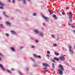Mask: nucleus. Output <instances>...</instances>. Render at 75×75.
<instances>
[{
    "mask_svg": "<svg viewBox=\"0 0 75 75\" xmlns=\"http://www.w3.org/2000/svg\"><path fill=\"white\" fill-rule=\"evenodd\" d=\"M0 67L1 68V69H2V71H5V70H6L5 68H4L2 64H0Z\"/></svg>",
    "mask_w": 75,
    "mask_h": 75,
    "instance_id": "8",
    "label": "nucleus"
},
{
    "mask_svg": "<svg viewBox=\"0 0 75 75\" xmlns=\"http://www.w3.org/2000/svg\"><path fill=\"white\" fill-rule=\"evenodd\" d=\"M69 19L70 22H72V17H69Z\"/></svg>",
    "mask_w": 75,
    "mask_h": 75,
    "instance_id": "19",
    "label": "nucleus"
},
{
    "mask_svg": "<svg viewBox=\"0 0 75 75\" xmlns=\"http://www.w3.org/2000/svg\"><path fill=\"white\" fill-rule=\"evenodd\" d=\"M42 17L43 18H44L45 20L47 22H49V18L48 17H46L44 15H42Z\"/></svg>",
    "mask_w": 75,
    "mask_h": 75,
    "instance_id": "1",
    "label": "nucleus"
},
{
    "mask_svg": "<svg viewBox=\"0 0 75 75\" xmlns=\"http://www.w3.org/2000/svg\"><path fill=\"white\" fill-rule=\"evenodd\" d=\"M43 25H45H45H46V24L45 23H43Z\"/></svg>",
    "mask_w": 75,
    "mask_h": 75,
    "instance_id": "37",
    "label": "nucleus"
},
{
    "mask_svg": "<svg viewBox=\"0 0 75 75\" xmlns=\"http://www.w3.org/2000/svg\"><path fill=\"white\" fill-rule=\"evenodd\" d=\"M57 44H56L55 43V44H54V45H53V46L54 47H57Z\"/></svg>",
    "mask_w": 75,
    "mask_h": 75,
    "instance_id": "26",
    "label": "nucleus"
},
{
    "mask_svg": "<svg viewBox=\"0 0 75 75\" xmlns=\"http://www.w3.org/2000/svg\"><path fill=\"white\" fill-rule=\"evenodd\" d=\"M3 14H4V15L7 18H8V17L7 15H6V12H4Z\"/></svg>",
    "mask_w": 75,
    "mask_h": 75,
    "instance_id": "17",
    "label": "nucleus"
},
{
    "mask_svg": "<svg viewBox=\"0 0 75 75\" xmlns=\"http://www.w3.org/2000/svg\"><path fill=\"white\" fill-rule=\"evenodd\" d=\"M5 35L6 36V37H8V36H9V35L8 33H6L5 34Z\"/></svg>",
    "mask_w": 75,
    "mask_h": 75,
    "instance_id": "31",
    "label": "nucleus"
},
{
    "mask_svg": "<svg viewBox=\"0 0 75 75\" xmlns=\"http://www.w3.org/2000/svg\"><path fill=\"white\" fill-rule=\"evenodd\" d=\"M47 58L49 59L50 58V55L49 54H47L46 55Z\"/></svg>",
    "mask_w": 75,
    "mask_h": 75,
    "instance_id": "20",
    "label": "nucleus"
},
{
    "mask_svg": "<svg viewBox=\"0 0 75 75\" xmlns=\"http://www.w3.org/2000/svg\"><path fill=\"white\" fill-rule=\"evenodd\" d=\"M23 48V47H21L20 48V50H22Z\"/></svg>",
    "mask_w": 75,
    "mask_h": 75,
    "instance_id": "47",
    "label": "nucleus"
},
{
    "mask_svg": "<svg viewBox=\"0 0 75 75\" xmlns=\"http://www.w3.org/2000/svg\"><path fill=\"white\" fill-rule=\"evenodd\" d=\"M20 11V10H18V9H16V11Z\"/></svg>",
    "mask_w": 75,
    "mask_h": 75,
    "instance_id": "42",
    "label": "nucleus"
},
{
    "mask_svg": "<svg viewBox=\"0 0 75 75\" xmlns=\"http://www.w3.org/2000/svg\"><path fill=\"white\" fill-rule=\"evenodd\" d=\"M69 51L70 52H71V51H72V50L71 49H70L69 50Z\"/></svg>",
    "mask_w": 75,
    "mask_h": 75,
    "instance_id": "55",
    "label": "nucleus"
},
{
    "mask_svg": "<svg viewBox=\"0 0 75 75\" xmlns=\"http://www.w3.org/2000/svg\"><path fill=\"white\" fill-rule=\"evenodd\" d=\"M62 14H63V15H64V14H65V12H62Z\"/></svg>",
    "mask_w": 75,
    "mask_h": 75,
    "instance_id": "36",
    "label": "nucleus"
},
{
    "mask_svg": "<svg viewBox=\"0 0 75 75\" xmlns=\"http://www.w3.org/2000/svg\"><path fill=\"white\" fill-rule=\"evenodd\" d=\"M0 28H4V27H3L2 24L0 25Z\"/></svg>",
    "mask_w": 75,
    "mask_h": 75,
    "instance_id": "23",
    "label": "nucleus"
},
{
    "mask_svg": "<svg viewBox=\"0 0 75 75\" xmlns=\"http://www.w3.org/2000/svg\"><path fill=\"white\" fill-rule=\"evenodd\" d=\"M2 18L1 17H0V20H1V19H2Z\"/></svg>",
    "mask_w": 75,
    "mask_h": 75,
    "instance_id": "60",
    "label": "nucleus"
},
{
    "mask_svg": "<svg viewBox=\"0 0 75 75\" xmlns=\"http://www.w3.org/2000/svg\"><path fill=\"white\" fill-rule=\"evenodd\" d=\"M47 54H50V51H48L47 52Z\"/></svg>",
    "mask_w": 75,
    "mask_h": 75,
    "instance_id": "39",
    "label": "nucleus"
},
{
    "mask_svg": "<svg viewBox=\"0 0 75 75\" xmlns=\"http://www.w3.org/2000/svg\"><path fill=\"white\" fill-rule=\"evenodd\" d=\"M51 70L52 71H54V69H51Z\"/></svg>",
    "mask_w": 75,
    "mask_h": 75,
    "instance_id": "50",
    "label": "nucleus"
},
{
    "mask_svg": "<svg viewBox=\"0 0 75 75\" xmlns=\"http://www.w3.org/2000/svg\"><path fill=\"white\" fill-rule=\"evenodd\" d=\"M13 18H13V17L11 18V19H13Z\"/></svg>",
    "mask_w": 75,
    "mask_h": 75,
    "instance_id": "62",
    "label": "nucleus"
},
{
    "mask_svg": "<svg viewBox=\"0 0 75 75\" xmlns=\"http://www.w3.org/2000/svg\"><path fill=\"white\" fill-rule=\"evenodd\" d=\"M43 65L45 67H49V65H48V64H47V63H43Z\"/></svg>",
    "mask_w": 75,
    "mask_h": 75,
    "instance_id": "13",
    "label": "nucleus"
},
{
    "mask_svg": "<svg viewBox=\"0 0 75 75\" xmlns=\"http://www.w3.org/2000/svg\"><path fill=\"white\" fill-rule=\"evenodd\" d=\"M11 51H13V52H15V51H16V50L14 49V48H13V47H11Z\"/></svg>",
    "mask_w": 75,
    "mask_h": 75,
    "instance_id": "12",
    "label": "nucleus"
},
{
    "mask_svg": "<svg viewBox=\"0 0 75 75\" xmlns=\"http://www.w3.org/2000/svg\"><path fill=\"white\" fill-rule=\"evenodd\" d=\"M22 1L23 4H27V2H26V1L25 0H23Z\"/></svg>",
    "mask_w": 75,
    "mask_h": 75,
    "instance_id": "18",
    "label": "nucleus"
},
{
    "mask_svg": "<svg viewBox=\"0 0 75 75\" xmlns=\"http://www.w3.org/2000/svg\"><path fill=\"white\" fill-rule=\"evenodd\" d=\"M6 71L9 73H11V72H10V71L8 69L6 70Z\"/></svg>",
    "mask_w": 75,
    "mask_h": 75,
    "instance_id": "30",
    "label": "nucleus"
},
{
    "mask_svg": "<svg viewBox=\"0 0 75 75\" xmlns=\"http://www.w3.org/2000/svg\"><path fill=\"white\" fill-rule=\"evenodd\" d=\"M34 31L36 34H38V33H40V31H39L38 30H34Z\"/></svg>",
    "mask_w": 75,
    "mask_h": 75,
    "instance_id": "14",
    "label": "nucleus"
},
{
    "mask_svg": "<svg viewBox=\"0 0 75 75\" xmlns=\"http://www.w3.org/2000/svg\"><path fill=\"white\" fill-rule=\"evenodd\" d=\"M30 60L33 61V62H34L35 60L34 59H33L32 58H30Z\"/></svg>",
    "mask_w": 75,
    "mask_h": 75,
    "instance_id": "24",
    "label": "nucleus"
},
{
    "mask_svg": "<svg viewBox=\"0 0 75 75\" xmlns=\"http://www.w3.org/2000/svg\"><path fill=\"white\" fill-rule=\"evenodd\" d=\"M51 37H52V38H54V37H55V35H51Z\"/></svg>",
    "mask_w": 75,
    "mask_h": 75,
    "instance_id": "27",
    "label": "nucleus"
},
{
    "mask_svg": "<svg viewBox=\"0 0 75 75\" xmlns=\"http://www.w3.org/2000/svg\"><path fill=\"white\" fill-rule=\"evenodd\" d=\"M52 62H53L55 63V60H53Z\"/></svg>",
    "mask_w": 75,
    "mask_h": 75,
    "instance_id": "48",
    "label": "nucleus"
},
{
    "mask_svg": "<svg viewBox=\"0 0 75 75\" xmlns=\"http://www.w3.org/2000/svg\"><path fill=\"white\" fill-rule=\"evenodd\" d=\"M41 29L42 30H44V28H42Z\"/></svg>",
    "mask_w": 75,
    "mask_h": 75,
    "instance_id": "53",
    "label": "nucleus"
},
{
    "mask_svg": "<svg viewBox=\"0 0 75 75\" xmlns=\"http://www.w3.org/2000/svg\"><path fill=\"white\" fill-rule=\"evenodd\" d=\"M71 26L73 28H75V26H74L73 25H71Z\"/></svg>",
    "mask_w": 75,
    "mask_h": 75,
    "instance_id": "40",
    "label": "nucleus"
},
{
    "mask_svg": "<svg viewBox=\"0 0 75 75\" xmlns=\"http://www.w3.org/2000/svg\"><path fill=\"white\" fill-rule=\"evenodd\" d=\"M0 56L1 57H4L3 54L1 53H0Z\"/></svg>",
    "mask_w": 75,
    "mask_h": 75,
    "instance_id": "28",
    "label": "nucleus"
},
{
    "mask_svg": "<svg viewBox=\"0 0 75 75\" xmlns=\"http://www.w3.org/2000/svg\"><path fill=\"white\" fill-rule=\"evenodd\" d=\"M30 39L31 40H34V37H31L30 38Z\"/></svg>",
    "mask_w": 75,
    "mask_h": 75,
    "instance_id": "41",
    "label": "nucleus"
},
{
    "mask_svg": "<svg viewBox=\"0 0 75 75\" xmlns=\"http://www.w3.org/2000/svg\"><path fill=\"white\" fill-rule=\"evenodd\" d=\"M43 69H47V67H45L44 68H43Z\"/></svg>",
    "mask_w": 75,
    "mask_h": 75,
    "instance_id": "46",
    "label": "nucleus"
},
{
    "mask_svg": "<svg viewBox=\"0 0 75 75\" xmlns=\"http://www.w3.org/2000/svg\"><path fill=\"white\" fill-rule=\"evenodd\" d=\"M72 13L71 12H69V17H72Z\"/></svg>",
    "mask_w": 75,
    "mask_h": 75,
    "instance_id": "10",
    "label": "nucleus"
},
{
    "mask_svg": "<svg viewBox=\"0 0 75 75\" xmlns=\"http://www.w3.org/2000/svg\"><path fill=\"white\" fill-rule=\"evenodd\" d=\"M71 24L70 23H69V25L70 26L71 25Z\"/></svg>",
    "mask_w": 75,
    "mask_h": 75,
    "instance_id": "58",
    "label": "nucleus"
},
{
    "mask_svg": "<svg viewBox=\"0 0 75 75\" xmlns=\"http://www.w3.org/2000/svg\"><path fill=\"white\" fill-rule=\"evenodd\" d=\"M59 68H60L61 71H64V67L61 65H59Z\"/></svg>",
    "mask_w": 75,
    "mask_h": 75,
    "instance_id": "6",
    "label": "nucleus"
},
{
    "mask_svg": "<svg viewBox=\"0 0 75 75\" xmlns=\"http://www.w3.org/2000/svg\"><path fill=\"white\" fill-rule=\"evenodd\" d=\"M11 32L13 34H16V32L14 31L11 30Z\"/></svg>",
    "mask_w": 75,
    "mask_h": 75,
    "instance_id": "15",
    "label": "nucleus"
},
{
    "mask_svg": "<svg viewBox=\"0 0 75 75\" xmlns=\"http://www.w3.org/2000/svg\"><path fill=\"white\" fill-rule=\"evenodd\" d=\"M1 61V58L0 57V61Z\"/></svg>",
    "mask_w": 75,
    "mask_h": 75,
    "instance_id": "56",
    "label": "nucleus"
},
{
    "mask_svg": "<svg viewBox=\"0 0 75 75\" xmlns=\"http://www.w3.org/2000/svg\"><path fill=\"white\" fill-rule=\"evenodd\" d=\"M0 9H3V6H4V4L0 2Z\"/></svg>",
    "mask_w": 75,
    "mask_h": 75,
    "instance_id": "4",
    "label": "nucleus"
},
{
    "mask_svg": "<svg viewBox=\"0 0 75 75\" xmlns=\"http://www.w3.org/2000/svg\"><path fill=\"white\" fill-rule=\"evenodd\" d=\"M66 10H68L69 9V7H67L66 8Z\"/></svg>",
    "mask_w": 75,
    "mask_h": 75,
    "instance_id": "43",
    "label": "nucleus"
},
{
    "mask_svg": "<svg viewBox=\"0 0 75 75\" xmlns=\"http://www.w3.org/2000/svg\"><path fill=\"white\" fill-rule=\"evenodd\" d=\"M26 69H27V71H28V68H27L26 67Z\"/></svg>",
    "mask_w": 75,
    "mask_h": 75,
    "instance_id": "51",
    "label": "nucleus"
},
{
    "mask_svg": "<svg viewBox=\"0 0 75 75\" xmlns=\"http://www.w3.org/2000/svg\"><path fill=\"white\" fill-rule=\"evenodd\" d=\"M73 31H74V34H75V31L74 30H73Z\"/></svg>",
    "mask_w": 75,
    "mask_h": 75,
    "instance_id": "57",
    "label": "nucleus"
},
{
    "mask_svg": "<svg viewBox=\"0 0 75 75\" xmlns=\"http://www.w3.org/2000/svg\"><path fill=\"white\" fill-rule=\"evenodd\" d=\"M33 56L35 57V58H41V56H37L35 54H34Z\"/></svg>",
    "mask_w": 75,
    "mask_h": 75,
    "instance_id": "9",
    "label": "nucleus"
},
{
    "mask_svg": "<svg viewBox=\"0 0 75 75\" xmlns=\"http://www.w3.org/2000/svg\"><path fill=\"white\" fill-rule=\"evenodd\" d=\"M71 53H73V52L71 51Z\"/></svg>",
    "mask_w": 75,
    "mask_h": 75,
    "instance_id": "64",
    "label": "nucleus"
},
{
    "mask_svg": "<svg viewBox=\"0 0 75 75\" xmlns=\"http://www.w3.org/2000/svg\"><path fill=\"white\" fill-rule=\"evenodd\" d=\"M14 70L13 68H12L11 69V71H14Z\"/></svg>",
    "mask_w": 75,
    "mask_h": 75,
    "instance_id": "49",
    "label": "nucleus"
},
{
    "mask_svg": "<svg viewBox=\"0 0 75 75\" xmlns=\"http://www.w3.org/2000/svg\"><path fill=\"white\" fill-rule=\"evenodd\" d=\"M15 2V0H12V3H14Z\"/></svg>",
    "mask_w": 75,
    "mask_h": 75,
    "instance_id": "35",
    "label": "nucleus"
},
{
    "mask_svg": "<svg viewBox=\"0 0 75 75\" xmlns=\"http://www.w3.org/2000/svg\"><path fill=\"white\" fill-rule=\"evenodd\" d=\"M35 42H36L37 43V42H38V40H35Z\"/></svg>",
    "mask_w": 75,
    "mask_h": 75,
    "instance_id": "32",
    "label": "nucleus"
},
{
    "mask_svg": "<svg viewBox=\"0 0 75 75\" xmlns=\"http://www.w3.org/2000/svg\"><path fill=\"white\" fill-rule=\"evenodd\" d=\"M19 74L20 75H22V74L21 73V72H20V71H18Z\"/></svg>",
    "mask_w": 75,
    "mask_h": 75,
    "instance_id": "29",
    "label": "nucleus"
},
{
    "mask_svg": "<svg viewBox=\"0 0 75 75\" xmlns=\"http://www.w3.org/2000/svg\"><path fill=\"white\" fill-rule=\"evenodd\" d=\"M69 49H71L72 48V47L71 46H69Z\"/></svg>",
    "mask_w": 75,
    "mask_h": 75,
    "instance_id": "34",
    "label": "nucleus"
},
{
    "mask_svg": "<svg viewBox=\"0 0 75 75\" xmlns=\"http://www.w3.org/2000/svg\"><path fill=\"white\" fill-rule=\"evenodd\" d=\"M54 18L55 19V20H57V19H58V18H57V16H56V17Z\"/></svg>",
    "mask_w": 75,
    "mask_h": 75,
    "instance_id": "45",
    "label": "nucleus"
},
{
    "mask_svg": "<svg viewBox=\"0 0 75 75\" xmlns=\"http://www.w3.org/2000/svg\"><path fill=\"white\" fill-rule=\"evenodd\" d=\"M54 54L56 55H57V56L59 55V53L57 52H55Z\"/></svg>",
    "mask_w": 75,
    "mask_h": 75,
    "instance_id": "22",
    "label": "nucleus"
},
{
    "mask_svg": "<svg viewBox=\"0 0 75 75\" xmlns=\"http://www.w3.org/2000/svg\"><path fill=\"white\" fill-rule=\"evenodd\" d=\"M58 71L60 75H63V72L62 71V70H61L60 69H58Z\"/></svg>",
    "mask_w": 75,
    "mask_h": 75,
    "instance_id": "7",
    "label": "nucleus"
},
{
    "mask_svg": "<svg viewBox=\"0 0 75 75\" xmlns=\"http://www.w3.org/2000/svg\"><path fill=\"white\" fill-rule=\"evenodd\" d=\"M56 15H55V14L53 15V17H54V18L56 17Z\"/></svg>",
    "mask_w": 75,
    "mask_h": 75,
    "instance_id": "33",
    "label": "nucleus"
},
{
    "mask_svg": "<svg viewBox=\"0 0 75 75\" xmlns=\"http://www.w3.org/2000/svg\"><path fill=\"white\" fill-rule=\"evenodd\" d=\"M74 68H72V69H73V70H74Z\"/></svg>",
    "mask_w": 75,
    "mask_h": 75,
    "instance_id": "61",
    "label": "nucleus"
},
{
    "mask_svg": "<svg viewBox=\"0 0 75 75\" xmlns=\"http://www.w3.org/2000/svg\"><path fill=\"white\" fill-rule=\"evenodd\" d=\"M25 20H28V19L27 18H25Z\"/></svg>",
    "mask_w": 75,
    "mask_h": 75,
    "instance_id": "52",
    "label": "nucleus"
},
{
    "mask_svg": "<svg viewBox=\"0 0 75 75\" xmlns=\"http://www.w3.org/2000/svg\"><path fill=\"white\" fill-rule=\"evenodd\" d=\"M35 47L34 46H31V48H34Z\"/></svg>",
    "mask_w": 75,
    "mask_h": 75,
    "instance_id": "38",
    "label": "nucleus"
},
{
    "mask_svg": "<svg viewBox=\"0 0 75 75\" xmlns=\"http://www.w3.org/2000/svg\"><path fill=\"white\" fill-rule=\"evenodd\" d=\"M48 11L50 13V14H52V13H54V12L52 11V10H50V9H49Z\"/></svg>",
    "mask_w": 75,
    "mask_h": 75,
    "instance_id": "11",
    "label": "nucleus"
},
{
    "mask_svg": "<svg viewBox=\"0 0 75 75\" xmlns=\"http://www.w3.org/2000/svg\"><path fill=\"white\" fill-rule=\"evenodd\" d=\"M39 34L40 36L41 37H42L44 35V34L42 32H39Z\"/></svg>",
    "mask_w": 75,
    "mask_h": 75,
    "instance_id": "3",
    "label": "nucleus"
},
{
    "mask_svg": "<svg viewBox=\"0 0 75 75\" xmlns=\"http://www.w3.org/2000/svg\"><path fill=\"white\" fill-rule=\"evenodd\" d=\"M54 59H55V60H56V61H59V59L57 57H55L54 58Z\"/></svg>",
    "mask_w": 75,
    "mask_h": 75,
    "instance_id": "16",
    "label": "nucleus"
},
{
    "mask_svg": "<svg viewBox=\"0 0 75 75\" xmlns=\"http://www.w3.org/2000/svg\"><path fill=\"white\" fill-rule=\"evenodd\" d=\"M33 67H37V65H33Z\"/></svg>",
    "mask_w": 75,
    "mask_h": 75,
    "instance_id": "44",
    "label": "nucleus"
},
{
    "mask_svg": "<svg viewBox=\"0 0 75 75\" xmlns=\"http://www.w3.org/2000/svg\"><path fill=\"white\" fill-rule=\"evenodd\" d=\"M52 68L53 69H55V65H54V63H52Z\"/></svg>",
    "mask_w": 75,
    "mask_h": 75,
    "instance_id": "21",
    "label": "nucleus"
},
{
    "mask_svg": "<svg viewBox=\"0 0 75 75\" xmlns=\"http://www.w3.org/2000/svg\"><path fill=\"white\" fill-rule=\"evenodd\" d=\"M59 12V11H57V13H58Z\"/></svg>",
    "mask_w": 75,
    "mask_h": 75,
    "instance_id": "59",
    "label": "nucleus"
},
{
    "mask_svg": "<svg viewBox=\"0 0 75 75\" xmlns=\"http://www.w3.org/2000/svg\"><path fill=\"white\" fill-rule=\"evenodd\" d=\"M59 38H57V40H59Z\"/></svg>",
    "mask_w": 75,
    "mask_h": 75,
    "instance_id": "63",
    "label": "nucleus"
},
{
    "mask_svg": "<svg viewBox=\"0 0 75 75\" xmlns=\"http://www.w3.org/2000/svg\"><path fill=\"white\" fill-rule=\"evenodd\" d=\"M33 16H37V13H33Z\"/></svg>",
    "mask_w": 75,
    "mask_h": 75,
    "instance_id": "25",
    "label": "nucleus"
},
{
    "mask_svg": "<svg viewBox=\"0 0 75 75\" xmlns=\"http://www.w3.org/2000/svg\"><path fill=\"white\" fill-rule=\"evenodd\" d=\"M5 24L6 25L9 26V27H11V23L9 22H5Z\"/></svg>",
    "mask_w": 75,
    "mask_h": 75,
    "instance_id": "5",
    "label": "nucleus"
},
{
    "mask_svg": "<svg viewBox=\"0 0 75 75\" xmlns=\"http://www.w3.org/2000/svg\"><path fill=\"white\" fill-rule=\"evenodd\" d=\"M8 2H11V1H10V0H8Z\"/></svg>",
    "mask_w": 75,
    "mask_h": 75,
    "instance_id": "54",
    "label": "nucleus"
},
{
    "mask_svg": "<svg viewBox=\"0 0 75 75\" xmlns=\"http://www.w3.org/2000/svg\"><path fill=\"white\" fill-rule=\"evenodd\" d=\"M59 59L62 61H65V57L64 56L62 55V57H59Z\"/></svg>",
    "mask_w": 75,
    "mask_h": 75,
    "instance_id": "2",
    "label": "nucleus"
}]
</instances>
